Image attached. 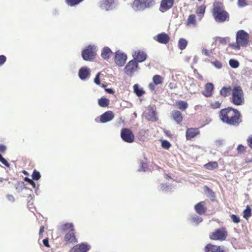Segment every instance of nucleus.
<instances>
[{
	"instance_id": "obj_14",
	"label": "nucleus",
	"mask_w": 252,
	"mask_h": 252,
	"mask_svg": "<svg viewBox=\"0 0 252 252\" xmlns=\"http://www.w3.org/2000/svg\"><path fill=\"white\" fill-rule=\"evenodd\" d=\"M126 59V54L119 51L115 53V62L118 65L123 66L125 64Z\"/></svg>"
},
{
	"instance_id": "obj_60",
	"label": "nucleus",
	"mask_w": 252,
	"mask_h": 252,
	"mask_svg": "<svg viewBox=\"0 0 252 252\" xmlns=\"http://www.w3.org/2000/svg\"><path fill=\"white\" fill-rule=\"evenodd\" d=\"M23 174H24V175H29L28 172L27 171H25V170H24V171H23Z\"/></svg>"
},
{
	"instance_id": "obj_55",
	"label": "nucleus",
	"mask_w": 252,
	"mask_h": 252,
	"mask_svg": "<svg viewBox=\"0 0 252 252\" xmlns=\"http://www.w3.org/2000/svg\"><path fill=\"white\" fill-rule=\"evenodd\" d=\"M202 53L204 55H205L206 56H210V52L209 51L206 49H203L202 50Z\"/></svg>"
},
{
	"instance_id": "obj_7",
	"label": "nucleus",
	"mask_w": 252,
	"mask_h": 252,
	"mask_svg": "<svg viewBox=\"0 0 252 252\" xmlns=\"http://www.w3.org/2000/svg\"><path fill=\"white\" fill-rule=\"evenodd\" d=\"M95 55V48L94 46L89 45L82 52V56L85 61H92Z\"/></svg>"
},
{
	"instance_id": "obj_9",
	"label": "nucleus",
	"mask_w": 252,
	"mask_h": 252,
	"mask_svg": "<svg viewBox=\"0 0 252 252\" xmlns=\"http://www.w3.org/2000/svg\"><path fill=\"white\" fill-rule=\"evenodd\" d=\"M92 248L91 245L86 242L81 243L73 246L69 252H88Z\"/></svg>"
},
{
	"instance_id": "obj_21",
	"label": "nucleus",
	"mask_w": 252,
	"mask_h": 252,
	"mask_svg": "<svg viewBox=\"0 0 252 252\" xmlns=\"http://www.w3.org/2000/svg\"><path fill=\"white\" fill-rule=\"evenodd\" d=\"M194 209L196 212L200 215L204 214L207 210V208L205 207L204 202L203 201H201L196 204L194 206Z\"/></svg>"
},
{
	"instance_id": "obj_39",
	"label": "nucleus",
	"mask_w": 252,
	"mask_h": 252,
	"mask_svg": "<svg viewBox=\"0 0 252 252\" xmlns=\"http://www.w3.org/2000/svg\"><path fill=\"white\" fill-rule=\"evenodd\" d=\"M229 65L233 68H236L239 66V62L234 59H230L229 61Z\"/></svg>"
},
{
	"instance_id": "obj_40",
	"label": "nucleus",
	"mask_w": 252,
	"mask_h": 252,
	"mask_svg": "<svg viewBox=\"0 0 252 252\" xmlns=\"http://www.w3.org/2000/svg\"><path fill=\"white\" fill-rule=\"evenodd\" d=\"M41 177L40 173L36 170H34L32 174V178L34 180H38Z\"/></svg>"
},
{
	"instance_id": "obj_41",
	"label": "nucleus",
	"mask_w": 252,
	"mask_h": 252,
	"mask_svg": "<svg viewBox=\"0 0 252 252\" xmlns=\"http://www.w3.org/2000/svg\"><path fill=\"white\" fill-rule=\"evenodd\" d=\"M238 6L240 7H243L248 5L247 0H238Z\"/></svg>"
},
{
	"instance_id": "obj_22",
	"label": "nucleus",
	"mask_w": 252,
	"mask_h": 252,
	"mask_svg": "<svg viewBox=\"0 0 252 252\" xmlns=\"http://www.w3.org/2000/svg\"><path fill=\"white\" fill-rule=\"evenodd\" d=\"M171 117L177 124H180L183 120L182 113L178 110H174L171 113Z\"/></svg>"
},
{
	"instance_id": "obj_49",
	"label": "nucleus",
	"mask_w": 252,
	"mask_h": 252,
	"mask_svg": "<svg viewBox=\"0 0 252 252\" xmlns=\"http://www.w3.org/2000/svg\"><path fill=\"white\" fill-rule=\"evenodd\" d=\"M100 74V72H98L96 76H95V78H94V83L97 84V85H100V78H99V75Z\"/></svg>"
},
{
	"instance_id": "obj_57",
	"label": "nucleus",
	"mask_w": 252,
	"mask_h": 252,
	"mask_svg": "<svg viewBox=\"0 0 252 252\" xmlns=\"http://www.w3.org/2000/svg\"><path fill=\"white\" fill-rule=\"evenodd\" d=\"M6 147L3 145H0V152L4 153L6 150Z\"/></svg>"
},
{
	"instance_id": "obj_2",
	"label": "nucleus",
	"mask_w": 252,
	"mask_h": 252,
	"mask_svg": "<svg viewBox=\"0 0 252 252\" xmlns=\"http://www.w3.org/2000/svg\"><path fill=\"white\" fill-rule=\"evenodd\" d=\"M212 13L216 22L223 23L229 20V14L224 9L223 3L220 1L214 2Z\"/></svg>"
},
{
	"instance_id": "obj_47",
	"label": "nucleus",
	"mask_w": 252,
	"mask_h": 252,
	"mask_svg": "<svg viewBox=\"0 0 252 252\" xmlns=\"http://www.w3.org/2000/svg\"><path fill=\"white\" fill-rule=\"evenodd\" d=\"M24 180L26 182H27L30 185H32L34 189H35L36 188V184L32 180L29 178L28 177H25L24 178Z\"/></svg>"
},
{
	"instance_id": "obj_50",
	"label": "nucleus",
	"mask_w": 252,
	"mask_h": 252,
	"mask_svg": "<svg viewBox=\"0 0 252 252\" xmlns=\"http://www.w3.org/2000/svg\"><path fill=\"white\" fill-rule=\"evenodd\" d=\"M6 57L4 55L0 56V65L3 64L6 61Z\"/></svg>"
},
{
	"instance_id": "obj_62",
	"label": "nucleus",
	"mask_w": 252,
	"mask_h": 252,
	"mask_svg": "<svg viewBox=\"0 0 252 252\" xmlns=\"http://www.w3.org/2000/svg\"><path fill=\"white\" fill-rule=\"evenodd\" d=\"M102 86L103 87H104V88H105V87H106V86H105V85H104V84H102Z\"/></svg>"
},
{
	"instance_id": "obj_13",
	"label": "nucleus",
	"mask_w": 252,
	"mask_h": 252,
	"mask_svg": "<svg viewBox=\"0 0 252 252\" xmlns=\"http://www.w3.org/2000/svg\"><path fill=\"white\" fill-rule=\"evenodd\" d=\"M117 4V0H102L99 3V7L106 11L111 10Z\"/></svg>"
},
{
	"instance_id": "obj_61",
	"label": "nucleus",
	"mask_w": 252,
	"mask_h": 252,
	"mask_svg": "<svg viewBox=\"0 0 252 252\" xmlns=\"http://www.w3.org/2000/svg\"><path fill=\"white\" fill-rule=\"evenodd\" d=\"M198 79L200 80H203V77L202 76L200 75H199L198 76Z\"/></svg>"
},
{
	"instance_id": "obj_27",
	"label": "nucleus",
	"mask_w": 252,
	"mask_h": 252,
	"mask_svg": "<svg viewBox=\"0 0 252 252\" xmlns=\"http://www.w3.org/2000/svg\"><path fill=\"white\" fill-rule=\"evenodd\" d=\"M206 10V6L204 5H201L197 7L195 11V13L200 17L199 20H201L204 17Z\"/></svg>"
},
{
	"instance_id": "obj_36",
	"label": "nucleus",
	"mask_w": 252,
	"mask_h": 252,
	"mask_svg": "<svg viewBox=\"0 0 252 252\" xmlns=\"http://www.w3.org/2000/svg\"><path fill=\"white\" fill-rule=\"evenodd\" d=\"M163 78L159 75H155L153 77V82L158 85L163 83Z\"/></svg>"
},
{
	"instance_id": "obj_48",
	"label": "nucleus",
	"mask_w": 252,
	"mask_h": 252,
	"mask_svg": "<svg viewBox=\"0 0 252 252\" xmlns=\"http://www.w3.org/2000/svg\"><path fill=\"white\" fill-rule=\"evenodd\" d=\"M192 220L193 222L198 223L202 221L201 218L199 217L196 215H194L192 217Z\"/></svg>"
},
{
	"instance_id": "obj_4",
	"label": "nucleus",
	"mask_w": 252,
	"mask_h": 252,
	"mask_svg": "<svg viewBox=\"0 0 252 252\" xmlns=\"http://www.w3.org/2000/svg\"><path fill=\"white\" fill-rule=\"evenodd\" d=\"M230 101L234 105H242L245 103L244 92L240 86H237L232 89V93L230 98Z\"/></svg>"
},
{
	"instance_id": "obj_44",
	"label": "nucleus",
	"mask_w": 252,
	"mask_h": 252,
	"mask_svg": "<svg viewBox=\"0 0 252 252\" xmlns=\"http://www.w3.org/2000/svg\"><path fill=\"white\" fill-rule=\"evenodd\" d=\"M212 63L218 69H220L222 67V65L221 62L218 60H215L212 62Z\"/></svg>"
},
{
	"instance_id": "obj_51",
	"label": "nucleus",
	"mask_w": 252,
	"mask_h": 252,
	"mask_svg": "<svg viewBox=\"0 0 252 252\" xmlns=\"http://www.w3.org/2000/svg\"><path fill=\"white\" fill-rule=\"evenodd\" d=\"M42 242H43V245H44L45 247H47V248H49V247H50V244H49V240H48V238H46V239H43V241H42Z\"/></svg>"
},
{
	"instance_id": "obj_18",
	"label": "nucleus",
	"mask_w": 252,
	"mask_h": 252,
	"mask_svg": "<svg viewBox=\"0 0 252 252\" xmlns=\"http://www.w3.org/2000/svg\"><path fill=\"white\" fill-rule=\"evenodd\" d=\"M114 118V114L111 111H108L101 115L99 121L101 123H105L111 121Z\"/></svg>"
},
{
	"instance_id": "obj_6",
	"label": "nucleus",
	"mask_w": 252,
	"mask_h": 252,
	"mask_svg": "<svg viewBox=\"0 0 252 252\" xmlns=\"http://www.w3.org/2000/svg\"><path fill=\"white\" fill-rule=\"evenodd\" d=\"M227 237L228 231L225 227L217 229L209 235V238L214 241H223Z\"/></svg>"
},
{
	"instance_id": "obj_29",
	"label": "nucleus",
	"mask_w": 252,
	"mask_h": 252,
	"mask_svg": "<svg viewBox=\"0 0 252 252\" xmlns=\"http://www.w3.org/2000/svg\"><path fill=\"white\" fill-rule=\"evenodd\" d=\"M176 105L181 110L185 111L188 107V104L186 101L180 100L176 102Z\"/></svg>"
},
{
	"instance_id": "obj_32",
	"label": "nucleus",
	"mask_w": 252,
	"mask_h": 252,
	"mask_svg": "<svg viewBox=\"0 0 252 252\" xmlns=\"http://www.w3.org/2000/svg\"><path fill=\"white\" fill-rule=\"evenodd\" d=\"M62 230L63 232H66L68 230L71 231L74 228L73 224L72 223H66L61 226Z\"/></svg>"
},
{
	"instance_id": "obj_31",
	"label": "nucleus",
	"mask_w": 252,
	"mask_h": 252,
	"mask_svg": "<svg viewBox=\"0 0 252 252\" xmlns=\"http://www.w3.org/2000/svg\"><path fill=\"white\" fill-rule=\"evenodd\" d=\"M204 167L207 169L213 170L218 167V164L217 161H211L205 164Z\"/></svg>"
},
{
	"instance_id": "obj_3",
	"label": "nucleus",
	"mask_w": 252,
	"mask_h": 252,
	"mask_svg": "<svg viewBox=\"0 0 252 252\" xmlns=\"http://www.w3.org/2000/svg\"><path fill=\"white\" fill-rule=\"evenodd\" d=\"M250 42V35L243 30H239L236 34V42L229 43L228 47L234 50H239L241 47H246Z\"/></svg>"
},
{
	"instance_id": "obj_53",
	"label": "nucleus",
	"mask_w": 252,
	"mask_h": 252,
	"mask_svg": "<svg viewBox=\"0 0 252 252\" xmlns=\"http://www.w3.org/2000/svg\"><path fill=\"white\" fill-rule=\"evenodd\" d=\"M247 143L249 146L252 149V135L249 136L247 139Z\"/></svg>"
},
{
	"instance_id": "obj_34",
	"label": "nucleus",
	"mask_w": 252,
	"mask_h": 252,
	"mask_svg": "<svg viewBox=\"0 0 252 252\" xmlns=\"http://www.w3.org/2000/svg\"><path fill=\"white\" fill-rule=\"evenodd\" d=\"M252 215L251 208L250 206L247 205L246 208L243 211V217L248 220Z\"/></svg>"
},
{
	"instance_id": "obj_42",
	"label": "nucleus",
	"mask_w": 252,
	"mask_h": 252,
	"mask_svg": "<svg viewBox=\"0 0 252 252\" xmlns=\"http://www.w3.org/2000/svg\"><path fill=\"white\" fill-rule=\"evenodd\" d=\"M171 146V144L167 140H163L161 142V147L165 149H169Z\"/></svg>"
},
{
	"instance_id": "obj_5",
	"label": "nucleus",
	"mask_w": 252,
	"mask_h": 252,
	"mask_svg": "<svg viewBox=\"0 0 252 252\" xmlns=\"http://www.w3.org/2000/svg\"><path fill=\"white\" fill-rule=\"evenodd\" d=\"M155 4V0H134L131 3V7L134 11H138L150 8Z\"/></svg>"
},
{
	"instance_id": "obj_17",
	"label": "nucleus",
	"mask_w": 252,
	"mask_h": 252,
	"mask_svg": "<svg viewBox=\"0 0 252 252\" xmlns=\"http://www.w3.org/2000/svg\"><path fill=\"white\" fill-rule=\"evenodd\" d=\"M199 134L200 131L198 128H189L186 132V139L188 140H190Z\"/></svg>"
},
{
	"instance_id": "obj_33",
	"label": "nucleus",
	"mask_w": 252,
	"mask_h": 252,
	"mask_svg": "<svg viewBox=\"0 0 252 252\" xmlns=\"http://www.w3.org/2000/svg\"><path fill=\"white\" fill-rule=\"evenodd\" d=\"M109 100L105 97H101L98 101L99 105L102 107H107L109 104Z\"/></svg>"
},
{
	"instance_id": "obj_46",
	"label": "nucleus",
	"mask_w": 252,
	"mask_h": 252,
	"mask_svg": "<svg viewBox=\"0 0 252 252\" xmlns=\"http://www.w3.org/2000/svg\"><path fill=\"white\" fill-rule=\"evenodd\" d=\"M0 162H1L3 165L6 166L7 167H9L10 166L9 163L8 161L2 156V155L0 154Z\"/></svg>"
},
{
	"instance_id": "obj_45",
	"label": "nucleus",
	"mask_w": 252,
	"mask_h": 252,
	"mask_svg": "<svg viewBox=\"0 0 252 252\" xmlns=\"http://www.w3.org/2000/svg\"><path fill=\"white\" fill-rule=\"evenodd\" d=\"M230 218L234 223H238L240 221L239 217L234 214L231 215Z\"/></svg>"
},
{
	"instance_id": "obj_43",
	"label": "nucleus",
	"mask_w": 252,
	"mask_h": 252,
	"mask_svg": "<svg viewBox=\"0 0 252 252\" xmlns=\"http://www.w3.org/2000/svg\"><path fill=\"white\" fill-rule=\"evenodd\" d=\"M237 151L238 154H241L246 151V148L243 145L240 144L237 148Z\"/></svg>"
},
{
	"instance_id": "obj_38",
	"label": "nucleus",
	"mask_w": 252,
	"mask_h": 252,
	"mask_svg": "<svg viewBox=\"0 0 252 252\" xmlns=\"http://www.w3.org/2000/svg\"><path fill=\"white\" fill-rule=\"evenodd\" d=\"M219 42L222 45H226L227 43L230 42V38L229 37L218 38Z\"/></svg>"
},
{
	"instance_id": "obj_16",
	"label": "nucleus",
	"mask_w": 252,
	"mask_h": 252,
	"mask_svg": "<svg viewBox=\"0 0 252 252\" xmlns=\"http://www.w3.org/2000/svg\"><path fill=\"white\" fill-rule=\"evenodd\" d=\"M75 229L68 231L64 237L66 244L75 243L77 242V239L75 235Z\"/></svg>"
},
{
	"instance_id": "obj_1",
	"label": "nucleus",
	"mask_w": 252,
	"mask_h": 252,
	"mask_svg": "<svg viewBox=\"0 0 252 252\" xmlns=\"http://www.w3.org/2000/svg\"><path fill=\"white\" fill-rule=\"evenodd\" d=\"M220 120L229 126H237L242 122V116L237 109L231 107L222 109L219 112Z\"/></svg>"
},
{
	"instance_id": "obj_28",
	"label": "nucleus",
	"mask_w": 252,
	"mask_h": 252,
	"mask_svg": "<svg viewBox=\"0 0 252 252\" xmlns=\"http://www.w3.org/2000/svg\"><path fill=\"white\" fill-rule=\"evenodd\" d=\"M223 102V100L222 98L218 97L217 100H215L213 102H211L210 103V106L212 108L214 109H216L220 108L221 106V104Z\"/></svg>"
},
{
	"instance_id": "obj_52",
	"label": "nucleus",
	"mask_w": 252,
	"mask_h": 252,
	"mask_svg": "<svg viewBox=\"0 0 252 252\" xmlns=\"http://www.w3.org/2000/svg\"><path fill=\"white\" fill-rule=\"evenodd\" d=\"M44 231V226H41L40 227V230L39 232V236L40 238H42L43 237V233Z\"/></svg>"
},
{
	"instance_id": "obj_20",
	"label": "nucleus",
	"mask_w": 252,
	"mask_h": 252,
	"mask_svg": "<svg viewBox=\"0 0 252 252\" xmlns=\"http://www.w3.org/2000/svg\"><path fill=\"white\" fill-rule=\"evenodd\" d=\"M214 85L211 83H207L205 85L204 91H203L202 94L207 97L212 96L213 94V91L214 90Z\"/></svg>"
},
{
	"instance_id": "obj_56",
	"label": "nucleus",
	"mask_w": 252,
	"mask_h": 252,
	"mask_svg": "<svg viewBox=\"0 0 252 252\" xmlns=\"http://www.w3.org/2000/svg\"><path fill=\"white\" fill-rule=\"evenodd\" d=\"M168 87L170 89H175L176 88V85L175 84H174V83H170L168 85Z\"/></svg>"
},
{
	"instance_id": "obj_15",
	"label": "nucleus",
	"mask_w": 252,
	"mask_h": 252,
	"mask_svg": "<svg viewBox=\"0 0 252 252\" xmlns=\"http://www.w3.org/2000/svg\"><path fill=\"white\" fill-rule=\"evenodd\" d=\"M154 39L159 43L166 44L169 42L170 38L168 34L163 32L158 34Z\"/></svg>"
},
{
	"instance_id": "obj_24",
	"label": "nucleus",
	"mask_w": 252,
	"mask_h": 252,
	"mask_svg": "<svg viewBox=\"0 0 252 252\" xmlns=\"http://www.w3.org/2000/svg\"><path fill=\"white\" fill-rule=\"evenodd\" d=\"M187 27L193 26L195 27L197 25L196 16L194 14H191L188 17L187 21L185 23Z\"/></svg>"
},
{
	"instance_id": "obj_8",
	"label": "nucleus",
	"mask_w": 252,
	"mask_h": 252,
	"mask_svg": "<svg viewBox=\"0 0 252 252\" xmlns=\"http://www.w3.org/2000/svg\"><path fill=\"white\" fill-rule=\"evenodd\" d=\"M121 137L126 142L132 143L134 141L135 136L132 131L129 128H124L121 131Z\"/></svg>"
},
{
	"instance_id": "obj_37",
	"label": "nucleus",
	"mask_w": 252,
	"mask_h": 252,
	"mask_svg": "<svg viewBox=\"0 0 252 252\" xmlns=\"http://www.w3.org/2000/svg\"><path fill=\"white\" fill-rule=\"evenodd\" d=\"M83 0H65L67 4L70 6H74L77 5Z\"/></svg>"
},
{
	"instance_id": "obj_19",
	"label": "nucleus",
	"mask_w": 252,
	"mask_h": 252,
	"mask_svg": "<svg viewBox=\"0 0 252 252\" xmlns=\"http://www.w3.org/2000/svg\"><path fill=\"white\" fill-rule=\"evenodd\" d=\"M133 57L137 62L141 63L146 60L147 55L145 52L139 50L134 53Z\"/></svg>"
},
{
	"instance_id": "obj_25",
	"label": "nucleus",
	"mask_w": 252,
	"mask_h": 252,
	"mask_svg": "<svg viewBox=\"0 0 252 252\" xmlns=\"http://www.w3.org/2000/svg\"><path fill=\"white\" fill-rule=\"evenodd\" d=\"M90 75L89 69L86 67H82L79 71V76L80 79L83 80L86 79Z\"/></svg>"
},
{
	"instance_id": "obj_59",
	"label": "nucleus",
	"mask_w": 252,
	"mask_h": 252,
	"mask_svg": "<svg viewBox=\"0 0 252 252\" xmlns=\"http://www.w3.org/2000/svg\"><path fill=\"white\" fill-rule=\"evenodd\" d=\"M246 163H251L252 162V158L251 159H247L246 160Z\"/></svg>"
},
{
	"instance_id": "obj_12",
	"label": "nucleus",
	"mask_w": 252,
	"mask_h": 252,
	"mask_svg": "<svg viewBox=\"0 0 252 252\" xmlns=\"http://www.w3.org/2000/svg\"><path fill=\"white\" fill-rule=\"evenodd\" d=\"M175 3V0H161L160 2L159 10L164 13L170 9Z\"/></svg>"
},
{
	"instance_id": "obj_23",
	"label": "nucleus",
	"mask_w": 252,
	"mask_h": 252,
	"mask_svg": "<svg viewBox=\"0 0 252 252\" xmlns=\"http://www.w3.org/2000/svg\"><path fill=\"white\" fill-rule=\"evenodd\" d=\"M113 52L108 47H104L101 51V56L105 60H108L112 55Z\"/></svg>"
},
{
	"instance_id": "obj_11",
	"label": "nucleus",
	"mask_w": 252,
	"mask_h": 252,
	"mask_svg": "<svg viewBox=\"0 0 252 252\" xmlns=\"http://www.w3.org/2000/svg\"><path fill=\"white\" fill-rule=\"evenodd\" d=\"M204 251V252H227L224 246L213 245L211 243L205 246Z\"/></svg>"
},
{
	"instance_id": "obj_10",
	"label": "nucleus",
	"mask_w": 252,
	"mask_h": 252,
	"mask_svg": "<svg viewBox=\"0 0 252 252\" xmlns=\"http://www.w3.org/2000/svg\"><path fill=\"white\" fill-rule=\"evenodd\" d=\"M138 63L134 60L130 61L125 67V73L131 76L133 73L137 70L138 67Z\"/></svg>"
},
{
	"instance_id": "obj_54",
	"label": "nucleus",
	"mask_w": 252,
	"mask_h": 252,
	"mask_svg": "<svg viewBox=\"0 0 252 252\" xmlns=\"http://www.w3.org/2000/svg\"><path fill=\"white\" fill-rule=\"evenodd\" d=\"M157 85L156 84H155L153 82H152V83H150L149 84V88L150 89V90L151 91H154L155 90V86Z\"/></svg>"
},
{
	"instance_id": "obj_26",
	"label": "nucleus",
	"mask_w": 252,
	"mask_h": 252,
	"mask_svg": "<svg viewBox=\"0 0 252 252\" xmlns=\"http://www.w3.org/2000/svg\"><path fill=\"white\" fill-rule=\"evenodd\" d=\"M231 93H232V89L230 86L222 87L220 92V94L224 97L229 95Z\"/></svg>"
},
{
	"instance_id": "obj_30",
	"label": "nucleus",
	"mask_w": 252,
	"mask_h": 252,
	"mask_svg": "<svg viewBox=\"0 0 252 252\" xmlns=\"http://www.w3.org/2000/svg\"><path fill=\"white\" fill-rule=\"evenodd\" d=\"M187 44L188 41L187 40L183 38L179 39L178 43V46L181 50H184L186 48Z\"/></svg>"
},
{
	"instance_id": "obj_58",
	"label": "nucleus",
	"mask_w": 252,
	"mask_h": 252,
	"mask_svg": "<svg viewBox=\"0 0 252 252\" xmlns=\"http://www.w3.org/2000/svg\"><path fill=\"white\" fill-rule=\"evenodd\" d=\"M105 91L109 94H113L114 91L112 89H105Z\"/></svg>"
},
{
	"instance_id": "obj_35",
	"label": "nucleus",
	"mask_w": 252,
	"mask_h": 252,
	"mask_svg": "<svg viewBox=\"0 0 252 252\" xmlns=\"http://www.w3.org/2000/svg\"><path fill=\"white\" fill-rule=\"evenodd\" d=\"M134 92L138 96H141L145 94V91L142 89L139 88L138 84H135L133 86Z\"/></svg>"
}]
</instances>
